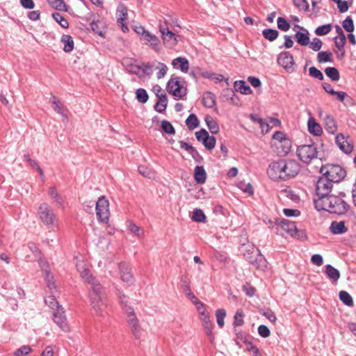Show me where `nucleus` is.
<instances>
[{
    "mask_svg": "<svg viewBox=\"0 0 356 356\" xmlns=\"http://www.w3.org/2000/svg\"><path fill=\"white\" fill-rule=\"evenodd\" d=\"M159 30L164 45L168 48H173L177 44L179 35L170 31L167 22H160Z\"/></svg>",
    "mask_w": 356,
    "mask_h": 356,
    "instance_id": "nucleus-8",
    "label": "nucleus"
},
{
    "mask_svg": "<svg viewBox=\"0 0 356 356\" xmlns=\"http://www.w3.org/2000/svg\"><path fill=\"white\" fill-rule=\"evenodd\" d=\"M158 65L155 67L159 70V72L156 74V76L158 79H161L164 77V76L167 73L168 67L163 63L158 62Z\"/></svg>",
    "mask_w": 356,
    "mask_h": 356,
    "instance_id": "nucleus-61",
    "label": "nucleus"
},
{
    "mask_svg": "<svg viewBox=\"0 0 356 356\" xmlns=\"http://www.w3.org/2000/svg\"><path fill=\"white\" fill-rule=\"evenodd\" d=\"M279 222V234H281L280 229L291 236H294L296 234L297 227L294 222L286 219H280Z\"/></svg>",
    "mask_w": 356,
    "mask_h": 356,
    "instance_id": "nucleus-20",
    "label": "nucleus"
},
{
    "mask_svg": "<svg viewBox=\"0 0 356 356\" xmlns=\"http://www.w3.org/2000/svg\"><path fill=\"white\" fill-rule=\"evenodd\" d=\"M280 218H276L275 220H273L268 218H266L264 220V222L266 225L268 226V228L273 229L275 233L279 234V220Z\"/></svg>",
    "mask_w": 356,
    "mask_h": 356,
    "instance_id": "nucleus-46",
    "label": "nucleus"
},
{
    "mask_svg": "<svg viewBox=\"0 0 356 356\" xmlns=\"http://www.w3.org/2000/svg\"><path fill=\"white\" fill-rule=\"evenodd\" d=\"M277 62L280 65H282L285 70L288 71L292 69V67L294 65L293 56L286 51L280 54L277 58Z\"/></svg>",
    "mask_w": 356,
    "mask_h": 356,
    "instance_id": "nucleus-19",
    "label": "nucleus"
},
{
    "mask_svg": "<svg viewBox=\"0 0 356 356\" xmlns=\"http://www.w3.org/2000/svg\"><path fill=\"white\" fill-rule=\"evenodd\" d=\"M193 304L195 305L197 311L200 314V319L202 318H204V316H209V314L207 312L205 305L201 302L199 300H193Z\"/></svg>",
    "mask_w": 356,
    "mask_h": 356,
    "instance_id": "nucleus-49",
    "label": "nucleus"
},
{
    "mask_svg": "<svg viewBox=\"0 0 356 356\" xmlns=\"http://www.w3.org/2000/svg\"><path fill=\"white\" fill-rule=\"evenodd\" d=\"M339 299L347 306H353V300L351 296L345 291L339 292Z\"/></svg>",
    "mask_w": 356,
    "mask_h": 356,
    "instance_id": "nucleus-50",
    "label": "nucleus"
},
{
    "mask_svg": "<svg viewBox=\"0 0 356 356\" xmlns=\"http://www.w3.org/2000/svg\"><path fill=\"white\" fill-rule=\"evenodd\" d=\"M332 186L333 182L325 176L322 175L316 184V192L318 198H323L330 195Z\"/></svg>",
    "mask_w": 356,
    "mask_h": 356,
    "instance_id": "nucleus-12",
    "label": "nucleus"
},
{
    "mask_svg": "<svg viewBox=\"0 0 356 356\" xmlns=\"http://www.w3.org/2000/svg\"><path fill=\"white\" fill-rule=\"evenodd\" d=\"M309 44L312 50L318 51L321 49L323 43L319 38H314Z\"/></svg>",
    "mask_w": 356,
    "mask_h": 356,
    "instance_id": "nucleus-64",
    "label": "nucleus"
},
{
    "mask_svg": "<svg viewBox=\"0 0 356 356\" xmlns=\"http://www.w3.org/2000/svg\"><path fill=\"white\" fill-rule=\"evenodd\" d=\"M297 28L301 29L302 32H297L295 34V38L297 42L302 46H307L310 43L309 33L305 28L298 25L296 26Z\"/></svg>",
    "mask_w": 356,
    "mask_h": 356,
    "instance_id": "nucleus-21",
    "label": "nucleus"
},
{
    "mask_svg": "<svg viewBox=\"0 0 356 356\" xmlns=\"http://www.w3.org/2000/svg\"><path fill=\"white\" fill-rule=\"evenodd\" d=\"M277 148H281L282 150L280 153L283 155H286L291 150V141L289 138H286L282 140V143L279 144H275Z\"/></svg>",
    "mask_w": 356,
    "mask_h": 356,
    "instance_id": "nucleus-42",
    "label": "nucleus"
},
{
    "mask_svg": "<svg viewBox=\"0 0 356 356\" xmlns=\"http://www.w3.org/2000/svg\"><path fill=\"white\" fill-rule=\"evenodd\" d=\"M338 147L345 154H350L353 149V144L348 136L346 138L343 134H339L335 138Z\"/></svg>",
    "mask_w": 356,
    "mask_h": 356,
    "instance_id": "nucleus-15",
    "label": "nucleus"
},
{
    "mask_svg": "<svg viewBox=\"0 0 356 356\" xmlns=\"http://www.w3.org/2000/svg\"><path fill=\"white\" fill-rule=\"evenodd\" d=\"M192 220L198 222H204L206 216L202 210L195 209L193 211Z\"/></svg>",
    "mask_w": 356,
    "mask_h": 356,
    "instance_id": "nucleus-48",
    "label": "nucleus"
},
{
    "mask_svg": "<svg viewBox=\"0 0 356 356\" xmlns=\"http://www.w3.org/2000/svg\"><path fill=\"white\" fill-rule=\"evenodd\" d=\"M200 321L202 323V325L204 327V329L207 333V334L210 338H213L212 330H213V323L210 320V316H204V318H202Z\"/></svg>",
    "mask_w": 356,
    "mask_h": 356,
    "instance_id": "nucleus-38",
    "label": "nucleus"
},
{
    "mask_svg": "<svg viewBox=\"0 0 356 356\" xmlns=\"http://www.w3.org/2000/svg\"><path fill=\"white\" fill-rule=\"evenodd\" d=\"M296 153L299 159L306 164L310 163L318 155L317 148L314 144L298 147Z\"/></svg>",
    "mask_w": 356,
    "mask_h": 356,
    "instance_id": "nucleus-7",
    "label": "nucleus"
},
{
    "mask_svg": "<svg viewBox=\"0 0 356 356\" xmlns=\"http://www.w3.org/2000/svg\"><path fill=\"white\" fill-rule=\"evenodd\" d=\"M61 42L64 44L63 51L71 52L74 49V41L70 35H63L61 38Z\"/></svg>",
    "mask_w": 356,
    "mask_h": 356,
    "instance_id": "nucleus-34",
    "label": "nucleus"
},
{
    "mask_svg": "<svg viewBox=\"0 0 356 356\" xmlns=\"http://www.w3.org/2000/svg\"><path fill=\"white\" fill-rule=\"evenodd\" d=\"M282 168L286 174V179L295 177L300 170L299 163L294 159H282Z\"/></svg>",
    "mask_w": 356,
    "mask_h": 356,
    "instance_id": "nucleus-13",
    "label": "nucleus"
},
{
    "mask_svg": "<svg viewBox=\"0 0 356 356\" xmlns=\"http://www.w3.org/2000/svg\"><path fill=\"white\" fill-rule=\"evenodd\" d=\"M54 323L64 332H69L70 327L66 321V316L63 307L58 308L53 313Z\"/></svg>",
    "mask_w": 356,
    "mask_h": 356,
    "instance_id": "nucleus-16",
    "label": "nucleus"
},
{
    "mask_svg": "<svg viewBox=\"0 0 356 356\" xmlns=\"http://www.w3.org/2000/svg\"><path fill=\"white\" fill-rule=\"evenodd\" d=\"M234 88L237 91H239L243 95H250L252 92L250 87L246 84L244 81H236L234 83Z\"/></svg>",
    "mask_w": 356,
    "mask_h": 356,
    "instance_id": "nucleus-33",
    "label": "nucleus"
},
{
    "mask_svg": "<svg viewBox=\"0 0 356 356\" xmlns=\"http://www.w3.org/2000/svg\"><path fill=\"white\" fill-rule=\"evenodd\" d=\"M241 252L245 259L257 269L265 270L267 268L268 262L266 259L254 245L250 243L243 244L241 248Z\"/></svg>",
    "mask_w": 356,
    "mask_h": 356,
    "instance_id": "nucleus-3",
    "label": "nucleus"
},
{
    "mask_svg": "<svg viewBox=\"0 0 356 356\" xmlns=\"http://www.w3.org/2000/svg\"><path fill=\"white\" fill-rule=\"evenodd\" d=\"M293 4L300 10L306 11L308 10L309 4L307 0H293Z\"/></svg>",
    "mask_w": 356,
    "mask_h": 356,
    "instance_id": "nucleus-63",
    "label": "nucleus"
},
{
    "mask_svg": "<svg viewBox=\"0 0 356 356\" xmlns=\"http://www.w3.org/2000/svg\"><path fill=\"white\" fill-rule=\"evenodd\" d=\"M44 302L47 305H48L49 307L54 310H56L57 309L62 307L60 305H58V301L53 296H50L44 299Z\"/></svg>",
    "mask_w": 356,
    "mask_h": 356,
    "instance_id": "nucleus-57",
    "label": "nucleus"
},
{
    "mask_svg": "<svg viewBox=\"0 0 356 356\" xmlns=\"http://www.w3.org/2000/svg\"><path fill=\"white\" fill-rule=\"evenodd\" d=\"M161 128L163 130V131L166 134H175V130L173 126L170 122L167 120H163L161 122Z\"/></svg>",
    "mask_w": 356,
    "mask_h": 356,
    "instance_id": "nucleus-60",
    "label": "nucleus"
},
{
    "mask_svg": "<svg viewBox=\"0 0 356 356\" xmlns=\"http://www.w3.org/2000/svg\"><path fill=\"white\" fill-rule=\"evenodd\" d=\"M43 264L46 265V263L44 261H40V267L41 268V270L44 273V278H45V280L47 282V284L48 288L50 290H52V289L56 288V285H55V282L54 281V278L51 276V275L50 274V272H49L47 270V269L43 268V267L42 266Z\"/></svg>",
    "mask_w": 356,
    "mask_h": 356,
    "instance_id": "nucleus-28",
    "label": "nucleus"
},
{
    "mask_svg": "<svg viewBox=\"0 0 356 356\" xmlns=\"http://www.w3.org/2000/svg\"><path fill=\"white\" fill-rule=\"evenodd\" d=\"M334 45L337 49L341 51L346 42V35L336 36L334 38Z\"/></svg>",
    "mask_w": 356,
    "mask_h": 356,
    "instance_id": "nucleus-59",
    "label": "nucleus"
},
{
    "mask_svg": "<svg viewBox=\"0 0 356 356\" xmlns=\"http://www.w3.org/2000/svg\"><path fill=\"white\" fill-rule=\"evenodd\" d=\"M75 259L76 260V267L81 277L84 279L86 282L91 281V279L94 277L90 274L88 266L83 261V257L81 255L76 256Z\"/></svg>",
    "mask_w": 356,
    "mask_h": 356,
    "instance_id": "nucleus-17",
    "label": "nucleus"
},
{
    "mask_svg": "<svg viewBox=\"0 0 356 356\" xmlns=\"http://www.w3.org/2000/svg\"><path fill=\"white\" fill-rule=\"evenodd\" d=\"M96 214L99 222L107 223L109 220V202L105 196H101L95 202Z\"/></svg>",
    "mask_w": 356,
    "mask_h": 356,
    "instance_id": "nucleus-9",
    "label": "nucleus"
},
{
    "mask_svg": "<svg viewBox=\"0 0 356 356\" xmlns=\"http://www.w3.org/2000/svg\"><path fill=\"white\" fill-rule=\"evenodd\" d=\"M309 74L311 76L316 78L320 81H322L324 79L323 73L315 67H309Z\"/></svg>",
    "mask_w": 356,
    "mask_h": 356,
    "instance_id": "nucleus-62",
    "label": "nucleus"
},
{
    "mask_svg": "<svg viewBox=\"0 0 356 356\" xmlns=\"http://www.w3.org/2000/svg\"><path fill=\"white\" fill-rule=\"evenodd\" d=\"M38 214L44 225L53 229L57 218L50 205L47 203H42L38 207Z\"/></svg>",
    "mask_w": 356,
    "mask_h": 356,
    "instance_id": "nucleus-6",
    "label": "nucleus"
},
{
    "mask_svg": "<svg viewBox=\"0 0 356 356\" xmlns=\"http://www.w3.org/2000/svg\"><path fill=\"white\" fill-rule=\"evenodd\" d=\"M325 129L329 134H334L337 131V124L335 119L330 115H326L323 119Z\"/></svg>",
    "mask_w": 356,
    "mask_h": 356,
    "instance_id": "nucleus-22",
    "label": "nucleus"
},
{
    "mask_svg": "<svg viewBox=\"0 0 356 356\" xmlns=\"http://www.w3.org/2000/svg\"><path fill=\"white\" fill-rule=\"evenodd\" d=\"M282 167L281 159L271 162L266 172L269 178L275 181L286 180V174L284 173Z\"/></svg>",
    "mask_w": 356,
    "mask_h": 356,
    "instance_id": "nucleus-11",
    "label": "nucleus"
},
{
    "mask_svg": "<svg viewBox=\"0 0 356 356\" xmlns=\"http://www.w3.org/2000/svg\"><path fill=\"white\" fill-rule=\"evenodd\" d=\"M326 275L327 277L332 282H337L340 277V273L339 271L333 267L330 264H327L325 266V271Z\"/></svg>",
    "mask_w": 356,
    "mask_h": 356,
    "instance_id": "nucleus-26",
    "label": "nucleus"
},
{
    "mask_svg": "<svg viewBox=\"0 0 356 356\" xmlns=\"http://www.w3.org/2000/svg\"><path fill=\"white\" fill-rule=\"evenodd\" d=\"M116 294L118 297L119 303L123 312H126V308H132L129 304V298L124 293L118 289Z\"/></svg>",
    "mask_w": 356,
    "mask_h": 356,
    "instance_id": "nucleus-32",
    "label": "nucleus"
},
{
    "mask_svg": "<svg viewBox=\"0 0 356 356\" xmlns=\"http://www.w3.org/2000/svg\"><path fill=\"white\" fill-rule=\"evenodd\" d=\"M143 40L146 42V44H149L154 49L158 48L160 43L159 38L149 31L145 35Z\"/></svg>",
    "mask_w": 356,
    "mask_h": 356,
    "instance_id": "nucleus-30",
    "label": "nucleus"
},
{
    "mask_svg": "<svg viewBox=\"0 0 356 356\" xmlns=\"http://www.w3.org/2000/svg\"><path fill=\"white\" fill-rule=\"evenodd\" d=\"M32 352V348L30 346H22L17 348L14 353V356H26Z\"/></svg>",
    "mask_w": 356,
    "mask_h": 356,
    "instance_id": "nucleus-53",
    "label": "nucleus"
},
{
    "mask_svg": "<svg viewBox=\"0 0 356 356\" xmlns=\"http://www.w3.org/2000/svg\"><path fill=\"white\" fill-rule=\"evenodd\" d=\"M186 124L190 130H193L197 127L199 125V120L197 116L193 113L190 114L186 120Z\"/></svg>",
    "mask_w": 356,
    "mask_h": 356,
    "instance_id": "nucleus-44",
    "label": "nucleus"
},
{
    "mask_svg": "<svg viewBox=\"0 0 356 356\" xmlns=\"http://www.w3.org/2000/svg\"><path fill=\"white\" fill-rule=\"evenodd\" d=\"M51 103L53 104V108L55 111H56L58 114L66 117L64 107L58 98L53 97Z\"/></svg>",
    "mask_w": 356,
    "mask_h": 356,
    "instance_id": "nucleus-45",
    "label": "nucleus"
},
{
    "mask_svg": "<svg viewBox=\"0 0 356 356\" xmlns=\"http://www.w3.org/2000/svg\"><path fill=\"white\" fill-rule=\"evenodd\" d=\"M195 134L197 140L199 142H202L207 149L211 150L215 147L216 138L213 136H209L206 129H202L199 131H196Z\"/></svg>",
    "mask_w": 356,
    "mask_h": 356,
    "instance_id": "nucleus-14",
    "label": "nucleus"
},
{
    "mask_svg": "<svg viewBox=\"0 0 356 356\" xmlns=\"http://www.w3.org/2000/svg\"><path fill=\"white\" fill-rule=\"evenodd\" d=\"M340 195L341 196L330 195L323 198L315 199L314 202L316 209L338 215L346 213L349 209V204L343 199L345 193H341Z\"/></svg>",
    "mask_w": 356,
    "mask_h": 356,
    "instance_id": "nucleus-1",
    "label": "nucleus"
},
{
    "mask_svg": "<svg viewBox=\"0 0 356 356\" xmlns=\"http://www.w3.org/2000/svg\"><path fill=\"white\" fill-rule=\"evenodd\" d=\"M128 229L129 231L134 234L138 238H143L145 235V231L143 227L138 226L134 222L129 221L128 222Z\"/></svg>",
    "mask_w": 356,
    "mask_h": 356,
    "instance_id": "nucleus-31",
    "label": "nucleus"
},
{
    "mask_svg": "<svg viewBox=\"0 0 356 356\" xmlns=\"http://www.w3.org/2000/svg\"><path fill=\"white\" fill-rule=\"evenodd\" d=\"M119 270L123 282L126 283L128 286L131 285L134 282V277L131 272V269L125 263L120 264Z\"/></svg>",
    "mask_w": 356,
    "mask_h": 356,
    "instance_id": "nucleus-18",
    "label": "nucleus"
},
{
    "mask_svg": "<svg viewBox=\"0 0 356 356\" xmlns=\"http://www.w3.org/2000/svg\"><path fill=\"white\" fill-rule=\"evenodd\" d=\"M331 29L332 26L328 24L318 26L314 32L317 35H325L328 34L331 31Z\"/></svg>",
    "mask_w": 356,
    "mask_h": 356,
    "instance_id": "nucleus-55",
    "label": "nucleus"
},
{
    "mask_svg": "<svg viewBox=\"0 0 356 356\" xmlns=\"http://www.w3.org/2000/svg\"><path fill=\"white\" fill-rule=\"evenodd\" d=\"M320 172L333 183L342 181L346 176V171L341 165L327 164L321 168Z\"/></svg>",
    "mask_w": 356,
    "mask_h": 356,
    "instance_id": "nucleus-4",
    "label": "nucleus"
},
{
    "mask_svg": "<svg viewBox=\"0 0 356 356\" xmlns=\"http://www.w3.org/2000/svg\"><path fill=\"white\" fill-rule=\"evenodd\" d=\"M204 120L209 129L212 134H216L219 132V126L211 116L206 115Z\"/></svg>",
    "mask_w": 356,
    "mask_h": 356,
    "instance_id": "nucleus-36",
    "label": "nucleus"
},
{
    "mask_svg": "<svg viewBox=\"0 0 356 356\" xmlns=\"http://www.w3.org/2000/svg\"><path fill=\"white\" fill-rule=\"evenodd\" d=\"M167 90L175 99H184L187 94V88L184 81L180 77H172L167 83Z\"/></svg>",
    "mask_w": 356,
    "mask_h": 356,
    "instance_id": "nucleus-5",
    "label": "nucleus"
},
{
    "mask_svg": "<svg viewBox=\"0 0 356 356\" xmlns=\"http://www.w3.org/2000/svg\"><path fill=\"white\" fill-rule=\"evenodd\" d=\"M172 65L175 69L180 70L182 72H187L189 67L188 60L184 57H177L172 60Z\"/></svg>",
    "mask_w": 356,
    "mask_h": 356,
    "instance_id": "nucleus-23",
    "label": "nucleus"
},
{
    "mask_svg": "<svg viewBox=\"0 0 356 356\" xmlns=\"http://www.w3.org/2000/svg\"><path fill=\"white\" fill-rule=\"evenodd\" d=\"M48 194L58 206L63 205V197H61V195L59 194V193L54 186L50 187L49 188Z\"/></svg>",
    "mask_w": 356,
    "mask_h": 356,
    "instance_id": "nucleus-35",
    "label": "nucleus"
},
{
    "mask_svg": "<svg viewBox=\"0 0 356 356\" xmlns=\"http://www.w3.org/2000/svg\"><path fill=\"white\" fill-rule=\"evenodd\" d=\"M325 73L332 81H337L340 79L338 70L334 67H327L325 69Z\"/></svg>",
    "mask_w": 356,
    "mask_h": 356,
    "instance_id": "nucleus-39",
    "label": "nucleus"
},
{
    "mask_svg": "<svg viewBox=\"0 0 356 356\" xmlns=\"http://www.w3.org/2000/svg\"><path fill=\"white\" fill-rule=\"evenodd\" d=\"M194 178L197 184H202L205 183L207 173L203 166L197 165L194 170Z\"/></svg>",
    "mask_w": 356,
    "mask_h": 356,
    "instance_id": "nucleus-27",
    "label": "nucleus"
},
{
    "mask_svg": "<svg viewBox=\"0 0 356 356\" xmlns=\"http://www.w3.org/2000/svg\"><path fill=\"white\" fill-rule=\"evenodd\" d=\"M126 319L130 327L131 332L136 339H140L143 334V329L139 325V321L133 308H126Z\"/></svg>",
    "mask_w": 356,
    "mask_h": 356,
    "instance_id": "nucleus-10",
    "label": "nucleus"
},
{
    "mask_svg": "<svg viewBox=\"0 0 356 356\" xmlns=\"http://www.w3.org/2000/svg\"><path fill=\"white\" fill-rule=\"evenodd\" d=\"M307 127L309 132L314 136H319L323 134V129L321 125L316 122L314 118H309Z\"/></svg>",
    "mask_w": 356,
    "mask_h": 356,
    "instance_id": "nucleus-25",
    "label": "nucleus"
},
{
    "mask_svg": "<svg viewBox=\"0 0 356 356\" xmlns=\"http://www.w3.org/2000/svg\"><path fill=\"white\" fill-rule=\"evenodd\" d=\"M263 36L269 41H274L279 35L277 30L273 29H265L262 31Z\"/></svg>",
    "mask_w": 356,
    "mask_h": 356,
    "instance_id": "nucleus-43",
    "label": "nucleus"
},
{
    "mask_svg": "<svg viewBox=\"0 0 356 356\" xmlns=\"http://www.w3.org/2000/svg\"><path fill=\"white\" fill-rule=\"evenodd\" d=\"M202 104L205 107L209 108H213L216 105L215 95L210 92L204 93L202 96Z\"/></svg>",
    "mask_w": 356,
    "mask_h": 356,
    "instance_id": "nucleus-29",
    "label": "nucleus"
},
{
    "mask_svg": "<svg viewBox=\"0 0 356 356\" xmlns=\"http://www.w3.org/2000/svg\"><path fill=\"white\" fill-rule=\"evenodd\" d=\"M168 104V98L165 94L161 95L154 106L155 110L159 113H163L165 111Z\"/></svg>",
    "mask_w": 356,
    "mask_h": 356,
    "instance_id": "nucleus-37",
    "label": "nucleus"
},
{
    "mask_svg": "<svg viewBox=\"0 0 356 356\" xmlns=\"http://www.w3.org/2000/svg\"><path fill=\"white\" fill-rule=\"evenodd\" d=\"M53 19L63 28L67 29L69 26L67 20L59 13H52Z\"/></svg>",
    "mask_w": 356,
    "mask_h": 356,
    "instance_id": "nucleus-47",
    "label": "nucleus"
},
{
    "mask_svg": "<svg viewBox=\"0 0 356 356\" xmlns=\"http://www.w3.org/2000/svg\"><path fill=\"white\" fill-rule=\"evenodd\" d=\"M49 4L54 9L60 11H67V7L63 0H47Z\"/></svg>",
    "mask_w": 356,
    "mask_h": 356,
    "instance_id": "nucleus-41",
    "label": "nucleus"
},
{
    "mask_svg": "<svg viewBox=\"0 0 356 356\" xmlns=\"http://www.w3.org/2000/svg\"><path fill=\"white\" fill-rule=\"evenodd\" d=\"M87 282L90 284L89 291L90 305L96 315L104 316L106 314V309L108 305L105 291L95 277H92L91 281H87Z\"/></svg>",
    "mask_w": 356,
    "mask_h": 356,
    "instance_id": "nucleus-2",
    "label": "nucleus"
},
{
    "mask_svg": "<svg viewBox=\"0 0 356 356\" xmlns=\"http://www.w3.org/2000/svg\"><path fill=\"white\" fill-rule=\"evenodd\" d=\"M226 316V312L223 309H217L216 312V321L218 323V325L220 327H223L224 326V319Z\"/></svg>",
    "mask_w": 356,
    "mask_h": 356,
    "instance_id": "nucleus-54",
    "label": "nucleus"
},
{
    "mask_svg": "<svg viewBox=\"0 0 356 356\" xmlns=\"http://www.w3.org/2000/svg\"><path fill=\"white\" fill-rule=\"evenodd\" d=\"M342 26L343 29L349 32L352 33L354 31V24L353 20L351 17H347L342 22Z\"/></svg>",
    "mask_w": 356,
    "mask_h": 356,
    "instance_id": "nucleus-58",
    "label": "nucleus"
},
{
    "mask_svg": "<svg viewBox=\"0 0 356 356\" xmlns=\"http://www.w3.org/2000/svg\"><path fill=\"white\" fill-rule=\"evenodd\" d=\"M277 28L283 31H287L290 29V24L288 21L282 17H279L277 19Z\"/></svg>",
    "mask_w": 356,
    "mask_h": 356,
    "instance_id": "nucleus-56",
    "label": "nucleus"
},
{
    "mask_svg": "<svg viewBox=\"0 0 356 356\" xmlns=\"http://www.w3.org/2000/svg\"><path fill=\"white\" fill-rule=\"evenodd\" d=\"M136 99L140 103H145L148 100V94L147 91L143 88H138L136 92Z\"/></svg>",
    "mask_w": 356,
    "mask_h": 356,
    "instance_id": "nucleus-52",
    "label": "nucleus"
},
{
    "mask_svg": "<svg viewBox=\"0 0 356 356\" xmlns=\"http://www.w3.org/2000/svg\"><path fill=\"white\" fill-rule=\"evenodd\" d=\"M138 172L143 177L153 179L156 176V173L154 170L146 165H139L138 166Z\"/></svg>",
    "mask_w": 356,
    "mask_h": 356,
    "instance_id": "nucleus-40",
    "label": "nucleus"
},
{
    "mask_svg": "<svg viewBox=\"0 0 356 356\" xmlns=\"http://www.w3.org/2000/svg\"><path fill=\"white\" fill-rule=\"evenodd\" d=\"M330 231L333 234H343L348 231L344 221H332L330 226Z\"/></svg>",
    "mask_w": 356,
    "mask_h": 356,
    "instance_id": "nucleus-24",
    "label": "nucleus"
},
{
    "mask_svg": "<svg viewBox=\"0 0 356 356\" xmlns=\"http://www.w3.org/2000/svg\"><path fill=\"white\" fill-rule=\"evenodd\" d=\"M318 61L321 63L332 62V53L329 51H320L317 56Z\"/></svg>",
    "mask_w": 356,
    "mask_h": 356,
    "instance_id": "nucleus-51",
    "label": "nucleus"
}]
</instances>
